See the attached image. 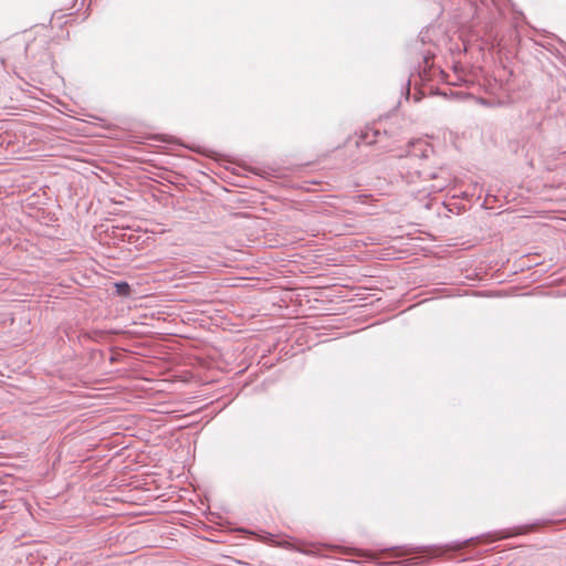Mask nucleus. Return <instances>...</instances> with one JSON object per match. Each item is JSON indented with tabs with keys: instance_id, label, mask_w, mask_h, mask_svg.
<instances>
[{
	"instance_id": "nucleus-4",
	"label": "nucleus",
	"mask_w": 566,
	"mask_h": 566,
	"mask_svg": "<svg viewBox=\"0 0 566 566\" xmlns=\"http://www.w3.org/2000/svg\"><path fill=\"white\" fill-rule=\"evenodd\" d=\"M474 196H475V192H471V193H470V192H468V191H464V192H462V193H461V196H460V197H461L462 199H470V198H472V197H474Z\"/></svg>"
},
{
	"instance_id": "nucleus-2",
	"label": "nucleus",
	"mask_w": 566,
	"mask_h": 566,
	"mask_svg": "<svg viewBox=\"0 0 566 566\" xmlns=\"http://www.w3.org/2000/svg\"><path fill=\"white\" fill-rule=\"evenodd\" d=\"M411 149L408 151V156L412 158H428L429 155L433 151L432 147L423 142L416 140L410 145Z\"/></svg>"
},
{
	"instance_id": "nucleus-3",
	"label": "nucleus",
	"mask_w": 566,
	"mask_h": 566,
	"mask_svg": "<svg viewBox=\"0 0 566 566\" xmlns=\"http://www.w3.org/2000/svg\"><path fill=\"white\" fill-rule=\"evenodd\" d=\"M116 293L120 296H129L130 286L127 282H117L115 283Z\"/></svg>"
},
{
	"instance_id": "nucleus-1",
	"label": "nucleus",
	"mask_w": 566,
	"mask_h": 566,
	"mask_svg": "<svg viewBox=\"0 0 566 566\" xmlns=\"http://www.w3.org/2000/svg\"><path fill=\"white\" fill-rule=\"evenodd\" d=\"M417 174L423 179H432L436 180L434 184L431 185L430 190L433 192L442 191L450 185V175L442 168H440L437 172H430L427 170H418Z\"/></svg>"
},
{
	"instance_id": "nucleus-5",
	"label": "nucleus",
	"mask_w": 566,
	"mask_h": 566,
	"mask_svg": "<svg viewBox=\"0 0 566 566\" xmlns=\"http://www.w3.org/2000/svg\"><path fill=\"white\" fill-rule=\"evenodd\" d=\"M363 138L366 140L367 144H373V143H376V139H369V133L366 132L365 135L363 136Z\"/></svg>"
}]
</instances>
